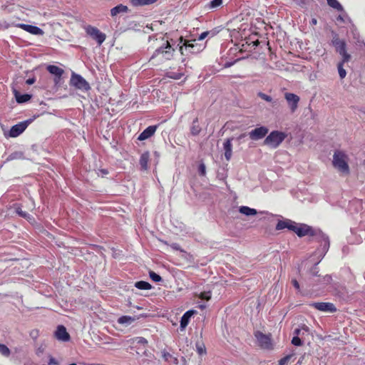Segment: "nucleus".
Here are the masks:
<instances>
[{
	"label": "nucleus",
	"instance_id": "1",
	"mask_svg": "<svg viewBox=\"0 0 365 365\" xmlns=\"http://www.w3.org/2000/svg\"><path fill=\"white\" fill-rule=\"evenodd\" d=\"M175 49L170 46L168 41H166L165 46H160L156 49L149 62L153 66H158L171 60L173 57Z\"/></svg>",
	"mask_w": 365,
	"mask_h": 365
},
{
	"label": "nucleus",
	"instance_id": "2",
	"mask_svg": "<svg viewBox=\"0 0 365 365\" xmlns=\"http://www.w3.org/2000/svg\"><path fill=\"white\" fill-rule=\"evenodd\" d=\"M349 157L342 150H336L333 155L332 165L341 173L349 175L350 169L349 166Z\"/></svg>",
	"mask_w": 365,
	"mask_h": 365
},
{
	"label": "nucleus",
	"instance_id": "3",
	"mask_svg": "<svg viewBox=\"0 0 365 365\" xmlns=\"http://www.w3.org/2000/svg\"><path fill=\"white\" fill-rule=\"evenodd\" d=\"M287 135L284 132L279 130L272 131L264 139V144L271 148H277L285 140Z\"/></svg>",
	"mask_w": 365,
	"mask_h": 365
},
{
	"label": "nucleus",
	"instance_id": "4",
	"mask_svg": "<svg viewBox=\"0 0 365 365\" xmlns=\"http://www.w3.org/2000/svg\"><path fill=\"white\" fill-rule=\"evenodd\" d=\"M205 46L198 43L196 39L185 40L182 46L180 47V51L182 55L187 56L189 54L198 53L203 50Z\"/></svg>",
	"mask_w": 365,
	"mask_h": 365
},
{
	"label": "nucleus",
	"instance_id": "5",
	"mask_svg": "<svg viewBox=\"0 0 365 365\" xmlns=\"http://www.w3.org/2000/svg\"><path fill=\"white\" fill-rule=\"evenodd\" d=\"M255 337L257 339L258 346L266 350H272L274 348V345L272 339V334H265L260 331H257L254 334Z\"/></svg>",
	"mask_w": 365,
	"mask_h": 365
},
{
	"label": "nucleus",
	"instance_id": "6",
	"mask_svg": "<svg viewBox=\"0 0 365 365\" xmlns=\"http://www.w3.org/2000/svg\"><path fill=\"white\" fill-rule=\"evenodd\" d=\"M70 86L82 91H88L91 90V86L88 82L81 75L74 72H72L71 73Z\"/></svg>",
	"mask_w": 365,
	"mask_h": 365
},
{
	"label": "nucleus",
	"instance_id": "7",
	"mask_svg": "<svg viewBox=\"0 0 365 365\" xmlns=\"http://www.w3.org/2000/svg\"><path fill=\"white\" fill-rule=\"evenodd\" d=\"M83 29L86 34L92 39L95 40L99 46L105 41L106 35L101 32L98 28L91 25H86L83 26Z\"/></svg>",
	"mask_w": 365,
	"mask_h": 365
},
{
	"label": "nucleus",
	"instance_id": "8",
	"mask_svg": "<svg viewBox=\"0 0 365 365\" xmlns=\"http://www.w3.org/2000/svg\"><path fill=\"white\" fill-rule=\"evenodd\" d=\"M294 232L299 237H304L307 235L309 236H314L315 235V231L314 230L305 224H300L298 225L296 223L295 228L294 230Z\"/></svg>",
	"mask_w": 365,
	"mask_h": 365
},
{
	"label": "nucleus",
	"instance_id": "9",
	"mask_svg": "<svg viewBox=\"0 0 365 365\" xmlns=\"http://www.w3.org/2000/svg\"><path fill=\"white\" fill-rule=\"evenodd\" d=\"M309 306L321 312L334 313L336 308L333 303L331 302H312Z\"/></svg>",
	"mask_w": 365,
	"mask_h": 365
},
{
	"label": "nucleus",
	"instance_id": "10",
	"mask_svg": "<svg viewBox=\"0 0 365 365\" xmlns=\"http://www.w3.org/2000/svg\"><path fill=\"white\" fill-rule=\"evenodd\" d=\"M284 98L287 102V104L291 112L294 113L298 108V104L300 101L299 97L297 95L292 93H285Z\"/></svg>",
	"mask_w": 365,
	"mask_h": 365
},
{
	"label": "nucleus",
	"instance_id": "11",
	"mask_svg": "<svg viewBox=\"0 0 365 365\" xmlns=\"http://www.w3.org/2000/svg\"><path fill=\"white\" fill-rule=\"evenodd\" d=\"M29 123V120H26L13 125L9 130V136L16 138L20 135L26 129Z\"/></svg>",
	"mask_w": 365,
	"mask_h": 365
},
{
	"label": "nucleus",
	"instance_id": "12",
	"mask_svg": "<svg viewBox=\"0 0 365 365\" xmlns=\"http://www.w3.org/2000/svg\"><path fill=\"white\" fill-rule=\"evenodd\" d=\"M46 70L52 75L54 76L55 85H58L61 82V77L64 73V70L55 65H48L46 67Z\"/></svg>",
	"mask_w": 365,
	"mask_h": 365
},
{
	"label": "nucleus",
	"instance_id": "13",
	"mask_svg": "<svg viewBox=\"0 0 365 365\" xmlns=\"http://www.w3.org/2000/svg\"><path fill=\"white\" fill-rule=\"evenodd\" d=\"M268 128L265 126L257 128L249 133L250 139L257 140L263 138L268 133Z\"/></svg>",
	"mask_w": 365,
	"mask_h": 365
},
{
	"label": "nucleus",
	"instance_id": "14",
	"mask_svg": "<svg viewBox=\"0 0 365 365\" xmlns=\"http://www.w3.org/2000/svg\"><path fill=\"white\" fill-rule=\"evenodd\" d=\"M54 336L58 341L64 342L68 341L71 339V336L63 325H58L57 327Z\"/></svg>",
	"mask_w": 365,
	"mask_h": 365
},
{
	"label": "nucleus",
	"instance_id": "15",
	"mask_svg": "<svg viewBox=\"0 0 365 365\" xmlns=\"http://www.w3.org/2000/svg\"><path fill=\"white\" fill-rule=\"evenodd\" d=\"M14 26L34 35H41L43 34L42 29L36 26L25 24H14Z\"/></svg>",
	"mask_w": 365,
	"mask_h": 365
},
{
	"label": "nucleus",
	"instance_id": "16",
	"mask_svg": "<svg viewBox=\"0 0 365 365\" xmlns=\"http://www.w3.org/2000/svg\"><path fill=\"white\" fill-rule=\"evenodd\" d=\"M296 222L292 221L291 220H279L277 225H276V230H281L285 228H287L289 230H292L294 232V230L295 228Z\"/></svg>",
	"mask_w": 365,
	"mask_h": 365
},
{
	"label": "nucleus",
	"instance_id": "17",
	"mask_svg": "<svg viewBox=\"0 0 365 365\" xmlns=\"http://www.w3.org/2000/svg\"><path fill=\"white\" fill-rule=\"evenodd\" d=\"M157 129L156 125H150L146 128L138 137V140H146L154 135Z\"/></svg>",
	"mask_w": 365,
	"mask_h": 365
},
{
	"label": "nucleus",
	"instance_id": "18",
	"mask_svg": "<svg viewBox=\"0 0 365 365\" xmlns=\"http://www.w3.org/2000/svg\"><path fill=\"white\" fill-rule=\"evenodd\" d=\"M197 312L195 310L187 311L181 317L180 320V329L184 330L190 322L191 317L195 314Z\"/></svg>",
	"mask_w": 365,
	"mask_h": 365
},
{
	"label": "nucleus",
	"instance_id": "19",
	"mask_svg": "<svg viewBox=\"0 0 365 365\" xmlns=\"http://www.w3.org/2000/svg\"><path fill=\"white\" fill-rule=\"evenodd\" d=\"M232 139L227 138L225 140L223 143V147L225 150V157L227 160H230L232 155Z\"/></svg>",
	"mask_w": 365,
	"mask_h": 365
},
{
	"label": "nucleus",
	"instance_id": "20",
	"mask_svg": "<svg viewBox=\"0 0 365 365\" xmlns=\"http://www.w3.org/2000/svg\"><path fill=\"white\" fill-rule=\"evenodd\" d=\"M128 8L127 6L123 4H118L116 6L110 9V15L112 17L116 16L120 13H127Z\"/></svg>",
	"mask_w": 365,
	"mask_h": 365
},
{
	"label": "nucleus",
	"instance_id": "21",
	"mask_svg": "<svg viewBox=\"0 0 365 365\" xmlns=\"http://www.w3.org/2000/svg\"><path fill=\"white\" fill-rule=\"evenodd\" d=\"M201 127L199 124L198 118H195L192 123L190 126V133L192 135L196 136L201 132Z\"/></svg>",
	"mask_w": 365,
	"mask_h": 365
},
{
	"label": "nucleus",
	"instance_id": "22",
	"mask_svg": "<svg viewBox=\"0 0 365 365\" xmlns=\"http://www.w3.org/2000/svg\"><path fill=\"white\" fill-rule=\"evenodd\" d=\"M149 158H150V155H149L148 152H145L140 155V165L142 169H143V170L148 169Z\"/></svg>",
	"mask_w": 365,
	"mask_h": 365
},
{
	"label": "nucleus",
	"instance_id": "23",
	"mask_svg": "<svg viewBox=\"0 0 365 365\" xmlns=\"http://www.w3.org/2000/svg\"><path fill=\"white\" fill-rule=\"evenodd\" d=\"M16 101L19 103H23L29 101L31 98V95L29 94H20L18 91L14 93Z\"/></svg>",
	"mask_w": 365,
	"mask_h": 365
},
{
	"label": "nucleus",
	"instance_id": "24",
	"mask_svg": "<svg viewBox=\"0 0 365 365\" xmlns=\"http://www.w3.org/2000/svg\"><path fill=\"white\" fill-rule=\"evenodd\" d=\"M239 210L240 213L247 216L255 215L257 214L255 209L250 208L247 206H241Z\"/></svg>",
	"mask_w": 365,
	"mask_h": 365
},
{
	"label": "nucleus",
	"instance_id": "25",
	"mask_svg": "<svg viewBox=\"0 0 365 365\" xmlns=\"http://www.w3.org/2000/svg\"><path fill=\"white\" fill-rule=\"evenodd\" d=\"M157 0H130L133 6L149 5L155 3Z\"/></svg>",
	"mask_w": 365,
	"mask_h": 365
},
{
	"label": "nucleus",
	"instance_id": "26",
	"mask_svg": "<svg viewBox=\"0 0 365 365\" xmlns=\"http://www.w3.org/2000/svg\"><path fill=\"white\" fill-rule=\"evenodd\" d=\"M331 43L336 49L346 43L345 41L344 40H341L339 37V35L334 32H333V38L331 40Z\"/></svg>",
	"mask_w": 365,
	"mask_h": 365
},
{
	"label": "nucleus",
	"instance_id": "27",
	"mask_svg": "<svg viewBox=\"0 0 365 365\" xmlns=\"http://www.w3.org/2000/svg\"><path fill=\"white\" fill-rule=\"evenodd\" d=\"M294 356L295 353L294 351L289 354H287L279 360V365H287L290 361H293L294 360Z\"/></svg>",
	"mask_w": 365,
	"mask_h": 365
},
{
	"label": "nucleus",
	"instance_id": "28",
	"mask_svg": "<svg viewBox=\"0 0 365 365\" xmlns=\"http://www.w3.org/2000/svg\"><path fill=\"white\" fill-rule=\"evenodd\" d=\"M195 346L196 351L199 355H205L207 354L206 347L202 341H197Z\"/></svg>",
	"mask_w": 365,
	"mask_h": 365
},
{
	"label": "nucleus",
	"instance_id": "29",
	"mask_svg": "<svg viewBox=\"0 0 365 365\" xmlns=\"http://www.w3.org/2000/svg\"><path fill=\"white\" fill-rule=\"evenodd\" d=\"M135 287L139 289L148 290L152 288L150 283L145 281H139L135 282Z\"/></svg>",
	"mask_w": 365,
	"mask_h": 365
},
{
	"label": "nucleus",
	"instance_id": "30",
	"mask_svg": "<svg viewBox=\"0 0 365 365\" xmlns=\"http://www.w3.org/2000/svg\"><path fill=\"white\" fill-rule=\"evenodd\" d=\"M129 341L131 344L137 343V344H143L144 346H146L148 344V340L145 338L142 337V336H137V337L132 338L130 339Z\"/></svg>",
	"mask_w": 365,
	"mask_h": 365
},
{
	"label": "nucleus",
	"instance_id": "31",
	"mask_svg": "<svg viewBox=\"0 0 365 365\" xmlns=\"http://www.w3.org/2000/svg\"><path fill=\"white\" fill-rule=\"evenodd\" d=\"M0 354L7 358L11 355V350L6 345L0 343Z\"/></svg>",
	"mask_w": 365,
	"mask_h": 365
},
{
	"label": "nucleus",
	"instance_id": "32",
	"mask_svg": "<svg viewBox=\"0 0 365 365\" xmlns=\"http://www.w3.org/2000/svg\"><path fill=\"white\" fill-rule=\"evenodd\" d=\"M134 321L135 318L130 316H122L118 319V322L120 324H131Z\"/></svg>",
	"mask_w": 365,
	"mask_h": 365
},
{
	"label": "nucleus",
	"instance_id": "33",
	"mask_svg": "<svg viewBox=\"0 0 365 365\" xmlns=\"http://www.w3.org/2000/svg\"><path fill=\"white\" fill-rule=\"evenodd\" d=\"M329 6L336 9L337 11H342L343 7L337 0H327Z\"/></svg>",
	"mask_w": 365,
	"mask_h": 365
},
{
	"label": "nucleus",
	"instance_id": "34",
	"mask_svg": "<svg viewBox=\"0 0 365 365\" xmlns=\"http://www.w3.org/2000/svg\"><path fill=\"white\" fill-rule=\"evenodd\" d=\"M183 76H184V72L182 71H178V72L169 71L168 73V76L169 78L176 79V80L181 78V77H182Z\"/></svg>",
	"mask_w": 365,
	"mask_h": 365
},
{
	"label": "nucleus",
	"instance_id": "35",
	"mask_svg": "<svg viewBox=\"0 0 365 365\" xmlns=\"http://www.w3.org/2000/svg\"><path fill=\"white\" fill-rule=\"evenodd\" d=\"M343 63H339L337 65L339 75L341 79L344 78L346 75V72L345 69L343 68Z\"/></svg>",
	"mask_w": 365,
	"mask_h": 365
},
{
	"label": "nucleus",
	"instance_id": "36",
	"mask_svg": "<svg viewBox=\"0 0 365 365\" xmlns=\"http://www.w3.org/2000/svg\"><path fill=\"white\" fill-rule=\"evenodd\" d=\"M211 292L210 291H208V292H201L199 295H198V297L201 299H203V300H210L211 299Z\"/></svg>",
	"mask_w": 365,
	"mask_h": 365
},
{
	"label": "nucleus",
	"instance_id": "37",
	"mask_svg": "<svg viewBox=\"0 0 365 365\" xmlns=\"http://www.w3.org/2000/svg\"><path fill=\"white\" fill-rule=\"evenodd\" d=\"M149 276H150V279L155 282H158L162 280L161 277L160 275H158V274H156L153 271H150L149 272Z\"/></svg>",
	"mask_w": 365,
	"mask_h": 365
},
{
	"label": "nucleus",
	"instance_id": "38",
	"mask_svg": "<svg viewBox=\"0 0 365 365\" xmlns=\"http://www.w3.org/2000/svg\"><path fill=\"white\" fill-rule=\"evenodd\" d=\"M257 96L262 98V100L267 102H271L272 101V98L270 96H268L262 92H259Z\"/></svg>",
	"mask_w": 365,
	"mask_h": 365
},
{
	"label": "nucleus",
	"instance_id": "39",
	"mask_svg": "<svg viewBox=\"0 0 365 365\" xmlns=\"http://www.w3.org/2000/svg\"><path fill=\"white\" fill-rule=\"evenodd\" d=\"M16 212L19 216H21L24 218H26L29 215L28 212L23 211L20 207H17L16 208Z\"/></svg>",
	"mask_w": 365,
	"mask_h": 365
},
{
	"label": "nucleus",
	"instance_id": "40",
	"mask_svg": "<svg viewBox=\"0 0 365 365\" xmlns=\"http://www.w3.org/2000/svg\"><path fill=\"white\" fill-rule=\"evenodd\" d=\"M200 175L205 176L206 174V168L204 163H200L198 168Z\"/></svg>",
	"mask_w": 365,
	"mask_h": 365
},
{
	"label": "nucleus",
	"instance_id": "41",
	"mask_svg": "<svg viewBox=\"0 0 365 365\" xmlns=\"http://www.w3.org/2000/svg\"><path fill=\"white\" fill-rule=\"evenodd\" d=\"M292 344L294 346H301L302 344V341L299 336H295L292 339Z\"/></svg>",
	"mask_w": 365,
	"mask_h": 365
},
{
	"label": "nucleus",
	"instance_id": "42",
	"mask_svg": "<svg viewBox=\"0 0 365 365\" xmlns=\"http://www.w3.org/2000/svg\"><path fill=\"white\" fill-rule=\"evenodd\" d=\"M341 56L342 57V60L340 63H343V64L348 62L351 58V56L347 52L341 54Z\"/></svg>",
	"mask_w": 365,
	"mask_h": 365
},
{
	"label": "nucleus",
	"instance_id": "43",
	"mask_svg": "<svg viewBox=\"0 0 365 365\" xmlns=\"http://www.w3.org/2000/svg\"><path fill=\"white\" fill-rule=\"evenodd\" d=\"M222 4V0H212L210 2L211 8H216L220 6Z\"/></svg>",
	"mask_w": 365,
	"mask_h": 365
},
{
	"label": "nucleus",
	"instance_id": "44",
	"mask_svg": "<svg viewBox=\"0 0 365 365\" xmlns=\"http://www.w3.org/2000/svg\"><path fill=\"white\" fill-rule=\"evenodd\" d=\"M162 356L166 361H168L172 358V355L166 350H163L162 351Z\"/></svg>",
	"mask_w": 365,
	"mask_h": 365
},
{
	"label": "nucleus",
	"instance_id": "45",
	"mask_svg": "<svg viewBox=\"0 0 365 365\" xmlns=\"http://www.w3.org/2000/svg\"><path fill=\"white\" fill-rule=\"evenodd\" d=\"M336 52H338L340 55L342 54V53H344L345 52H346V43L344 45H342L341 46H339V48H337L336 49Z\"/></svg>",
	"mask_w": 365,
	"mask_h": 365
},
{
	"label": "nucleus",
	"instance_id": "46",
	"mask_svg": "<svg viewBox=\"0 0 365 365\" xmlns=\"http://www.w3.org/2000/svg\"><path fill=\"white\" fill-rule=\"evenodd\" d=\"M292 285H293V286H294L297 289L299 290V288H300V287H299V283L298 282V281H297V279H293L292 280Z\"/></svg>",
	"mask_w": 365,
	"mask_h": 365
},
{
	"label": "nucleus",
	"instance_id": "47",
	"mask_svg": "<svg viewBox=\"0 0 365 365\" xmlns=\"http://www.w3.org/2000/svg\"><path fill=\"white\" fill-rule=\"evenodd\" d=\"M208 34H209V32H208V31L202 32V33L200 35V36H199V38H198V40H200V41L203 40L204 38H205L207 36V35H208Z\"/></svg>",
	"mask_w": 365,
	"mask_h": 365
},
{
	"label": "nucleus",
	"instance_id": "48",
	"mask_svg": "<svg viewBox=\"0 0 365 365\" xmlns=\"http://www.w3.org/2000/svg\"><path fill=\"white\" fill-rule=\"evenodd\" d=\"M58 362L56 360V359H54L53 357H50L49 360H48V365H56L57 364Z\"/></svg>",
	"mask_w": 365,
	"mask_h": 365
},
{
	"label": "nucleus",
	"instance_id": "49",
	"mask_svg": "<svg viewBox=\"0 0 365 365\" xmlns=\"http://www.w3.org/2000/svg\"><path fill=\"white\" fill-rule=\"evenodd\" d=\"M36 81V78H28L26 81V84L28 85H32L35 83Z\"/></svg>",
	"mask_w": 365,
	"mask_h": 365
},
{
	"label": "nucleus",
	"instance_id": "50",
	"mask_svg": "<svg viewBox=\"0 0 365 365\" xmlns=\"http://www.w3.org/2000/svg\"><path fill=\"white\" fill-rule=\"evenodd\" d=\"M317 19L316 18H312L310 21V25L315 26V25H317Z\"/></svg>",
	"mask_w": 365,
	"mask_h": 365
},
{
	"label": "nucleus",
	"instance_id": "51",
	"mask_svg": "<svg viewBox=\"0 0 365 365\" xmlns=\"http://www.w3.org/2000/svg\"><path fill=\"white\" fill-rule=\"evenodd\" d=\"M324 281L327 282V283H330L331 280V277L329 275H326L324 277Z\"/></svg>",
	"mask_w": 365,
	"mask_h": 365
},
{
	"label": "nucleus",
	"instance_id": "52",
	"mask_svg": "<svg viewBox=\"0 0 365 365\" xmlns=\"http://www.w3.org/2000/svg\"><path fill=\"white\" fill-rule=\"evenodd\" d=\"M294 333H295L297 335H299V333H300V329H295V330H294Z\"/></svg>",
	"mask_w": 365,
	"mask_h": 365
},
{
	"label": "nucleus",
	"instance_id": "53",
	"mask_svg": "<svg viewBox=\"0 0 365 365\" xmlns=\"http://www.w3.org/2000/svg\"><path fill=\"white\" fill-rule=\"evenodd\" d=\"M259 44V41L257 40L256 41L254 42V45L255 46H257Z\"/></svg>",
	"mask_w": 365,
	"mask_h": 365
},
{
	"label": "nucleus",
	"instance_id": "54",
	"mask_svg": "<svg viewBox=\"0 0 365 365\" xmlns=\"http://www.w3.org/2000/svg\"><path fill=\"white\" fill-rule=\"evenodd\" d=\"M14 154H12V155H11L9 156V158H10L11 160H12V159L15 158V157L14 156Z\"/></svg>",
	"mask_w": 365,
	"mask_h": 365
},
{
	"label": "nucleus",
	"instance_id": "55",
	"mask_svg": "<svg viewBox=\"0 0 365 365\" xmlns=\"http://www.w3.org/2000/svg\"><path fill=\"white\" fill-rule=\"evenodd\" d=\"M102 172L104 174H108V173L106 170H103Z\"/></svg>",
	"mask_w": 365,
	"mask_h": 365
},
{
	"label": "nucleus",
	"instance_id": "56",
	"mask_svg": "<svg viewBox=\"0 0 365 365\" xmlns=\"http://www.w3.org/2000/svg\"><path fill=\"white\" fill-rule=\"evenodd\" d=\"M302 364V360H299L296 365H300Z\"/></svg>",
	"mask_w": 365,
	"mask_h": 365
},
{
	"label": "nucleus",
	"instance_id": "57",
	"mask_svg": "<svg viewBox=\"0 0 365 365\" xmlns=\"http://www.w3.org/2000/svg\"><path fill=\"white\" fill-rule=\"evenodd\" d=\"M69 365H77V364H75V363H73V364H69Z\"/></svg>",
	"mask_w": 365,
	"mask_h": 365
}]
</instances>
